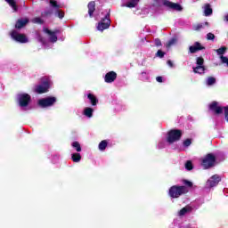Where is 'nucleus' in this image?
<instances>
[{
    "mask_svg": "<svg viewBox=\"0 0 228 228\" xmlns=\"http://www.w3.org/2000/svg\"><path fill=\"white\" fill-rule=\"evenodd\" d=\"M189 190L184 185H173L169 188L168 195L171 199H179L183 195H186Z\"/></svg>",
    "mask_w": 228,
    "mask_h": 228,
    "instance_id": "obj_1",
    "label": "nucleus"
},
{
    "mask_svg": "<svg viewBox=\"0 0 228 228\" xmlns=\"http://www.w3.org/2000/svg\"><path fill=\"white\" fill-rule=\"evenodd\" d=\"M183 137V130L180 129H171L167 133V143H175V142H179Z\"/></svg>",
    "mask_w": 228,
    "mask_h": 228,
    "instance_id": "obj_2",
    "label": "nucleus"
},
{
    "mask_svg": "<svg viewBox=\"0 0 228 228\" xmlns=\"http://www.w3.org/2000/svg\"><path fill=\"white\" fill-rule=\"evenodd\" d=\"M215 163H216V156L213 153H208L202 159L201 166L207 170L208 168L215 167Z\"/></svg>",
    "mask_w": 228,
    "mask_h": 228,
    "instance_id": "obj_3",
    "label": "nucleus"
},
{
    "mask_svg": "<svg viewBox=\"0 0 228 228\" xmlns=\"http://www.w3.org/2000/svg\"><path fill=\"white\" fill-rule=\"evenodd\" d=\"M56 97L48 96L46 98L39 99L37 104L40 108H51V106H54V104H56Z\"/></svg>",
    "mask_w": 228,
    "mask_h": 228,
    "instance_id": "obj_4",
    "label": "nucleus"
},
{
    "mask_svg": "<svg viewBox=\"0 0 228 228\" xmlns=\"http://www.w3.org/2000/svg\"><path fill=\"white\" fill-rule=\"evenodd\" d=\"M12 40L18 42L19 44H28V39L26 34H20L17 30H12L10 34Z\"/></svg>",
    "mask_w": 228,
    "mask_h": 228,
    "instance_id": "obj_5",
    "label": "nucleus"
},
{
    "mask_svg": "<svg viewBox=\"0 0 228 228\" xmlns=\"http://www.w3.org/2000/svg\"><path fill=\"white\" fill-rule=\"evenodd\" d=\"M53 86V80H45L41 83V85L36 87L37 94H47L49 89Z\"/></svg>",
    "mask_w": 228,
    "mask_h": 228,
    "instance_id": "obj_6",
    "label": "nucleus"
},
{
    "mask_svg": "<svg viewBox=\"0 0 228 228\" xmlns=\"http://www.w3.org/2000/svg\"><path fill=\"white\" fill-rule=\"evenodd\" d=\"M196 65L197 67H193L194 74H204L206 72V67L204 66V58L198 57L196 59Z\"/></svg>",
    "mask_w": 228,
    "mask_h": 228,
    "instance_id": "obj_7",
    "label": "nucleus"
},
{
    "mask_svg": "<svg viewBox=\"0 0 228 228\" xmlns=\"http://www.w3.org/2000/svg\"><path fill=\"white\" fill-rule=\"evenodd\" d=\"M111 26V20H110V13H107L103 19L98 23V31H104Z\"/></svg>",
    "mask_w": 228,
    "mask_h": 228,
    "instance_id": "obj_8",
    "label": "nucleus"
},
{
    "mask_svg": "<svg viewBox=\"0 0 228 228\" xmlns=\"http://www.w3.org/2000/svg\"><path fill=\"white\" fill-rule=\"evenodd\" d=\"M18 102L20 108H26L29 106V102H31V95H29L28 94H19Z\"/></svg>",
    "mask_w": 228,
    "mask_h": 228,
    "instance_id": "obj_9",
    "label": "nucleus"
},
{
    "mask_svg": "<svg viewBox=\"0 0 228 228\" xmlns=\"http://www.w3.org/2000/svg\"><path fill=\"white\" fill-rule=\"evenodd\" d=\"M162 4L167 8H169V10H175V12H183V6L177 3H173L169 0H163Z\"/></svg>",
    "mask_w": 228,
    "mask_h": 228,
    "instance_id": "obj_10",
    "label": "nucleus"
},
{
    "mask_svg": "<svg viewBox=\"0 0 228 228\" xmlns=\"http://www.w3.org/2000/svg\"><path fill=\"white\" fill-rule=\"evenodd\" d=\"M209 110L210 111H213L216 115H222V113H224V107H220L218 106V102H212L209 104Z\"/></svg>",
    "mask_w": 228,
    "mask_h": 228,
    "instance_id": "obj_11",
    "label": "nucleus"
},
{
    "mask_svg": "<svg viewBox=\"0 0 228 228\" xmlns=\"http://www.w3.org/2000/svg\"><path fill=\"white\" fill-rule=\"evenodd\" d=\"M222 181V178H220V175H214L211 176L209 180H208L207 184L209 186V188H215V186L218 185V183Z\"/></svg>",
    "mask_w": 228,
    "mask_h": 228,
    "instance_id": "obj_12",
    "label": "nucleus"
},
{
    "mask_svg": "<svg viewBox=\"0 0 228 228\" xmlns=\"http://www.w3.org/2000/svg\"><path fill=\"white\" fill-rule=\"evenodd\" d=\"M44 31L49 35L50 42L54 44V42H58V37L56 36L57 33H60V30L56 29L54 31L50 30L49 28H44Z\"/></svg>",
    "mask_w": 228,
    "mask_h": 228,
    "instance_id": "obj_13",
    "label": "nucleus"
},
{
    "mask_svg": "<svg viewBox=\"0 0 228 228\" xmlns=\"http://www.w3.org/2000/svg\"><path fill=\"white\" fill-rule=\"evenodd\" d=\"M206 47L202 46V45L199 42H195L193 45L189 47V51L191 54H195V53H199V51H204Z\"/></svg>",
    "mask_w": 228,
    "mask_h": 228,
    "instance_id": "obj_14",
    "label": "nucleus"
},
{
    "mask_svg": "<svg viewBox=\"0 0 228 228\" xmlns=\"http://www.w3.org/2000/svg\"><path fill=\"white\" fill-rule=\"evenodd\" d=\"M117 79V72L115 71H110L106 73L104 81L105 83H113Z\"/></svg>",
    "mask_w": 228,
    "mask_h": 228,
    "instance_id": "obj_15",
    "label": "nucleus"
},
{
    "mask_svg": "<svg viewBox=\"0 0 228 228\" xmlns=\"http://www.w3.org/2000/svg\"><path fill=\"white\" fill-rule=\"evenodd\" d=\"M28 23H29V19H28V18L19 19L16 21L14 28L16 29H22V28H24V26H26V24H28Z\"/></svg>",
    "mask_w": 228,
    "mask_h": 228,
    "instance_id": "obj_16",
    "label": "nucleus"
},
{
    "mask_svg": "<svg viewBox=\"0 0 228 228\" xmlns=\"http://www.w3.org/2000/svg\"><path fill=\"white\" fill-rule=\"evenodd\" d=\"M89 17H94V12H95V1H91L87 4Z\"/></svg>",
    "mask_w": 228,
    "mask_h": 228,
    "instance_id": "obj_17",
    "label": "nucleus"
},
{
    "mask_svg": "<svg viewBox=\"0 0 228 228\" xmlns=\"http://www.w3.org/2000/svg\"><path fill=\"white\" fill-rule=\"evenodd\" d=\"M87 99H89L92 106H97V104H99V99H97V97L94 94H88Z\"/></svg>",
    "mask_w": 228,
    "mask_h": 228,
    "instance_id": "obj_18",
    "label": "nucleus"
},
{
    "mask_svg": "<svg viewBox=\"0 0 228 228\" xmlns=\"http://www.w3.org/2000/svg\"><path fill=\"white\" fill-rule=\"evenodd\" d=\"M84 115L86 117H87L88 118H92V117H94V109H92L90 107H86L84 110Z\"/></svg>",
    "mask_w": 228,
    "mask_h": 228,
    "instance_id": "obj_19",
    "label": "nucleus"
},
{
    "mask_svg": "<svg viewBox=\"0 0 228 228\" xmlns=\"http://www.w3.org/2000/svg\"><path fill=\"white\" fill-rule=\"evenodd\" d=\"M205 17H209L210 15H213V9L211 8V5L209 4H207L205 5Z\"/></svg>",
    "mask_w": 228,
    "mask_h": 228,
    "instance_id": "obj_20",
    "label": "nucleus"
},
{
    "mask_svg": "<svg viewBox=\"0 0 228 228\" xmlns=\"http://www.w3.org/2000/svg\"><path fill=\"white\" fill-rule=\"evenodd\" d=\"M131 2L126 3V8H136L138 6V3H140V0H130Z\"/></svg>",
    "mask_w": 228,
    "mask_h": 228,
    "instance_id": "obj_21",
    "label": "nucleus"
},
{
    "mask_svg": "<svg viewBox=\"0 0 228 228\" xmlns=\"http://www.w3.org/2000/svg\"><path fill=\"white\" fill-rule=\"evenodd\" d=\"M71 159L73 163H79L81 161V154L80 153H72Z\"/></svg>",
    "mask_w": 228,
    "mask_h": 228,
    "instance_id": "obj_22",
    "label": "nucleus"
},
{
    "mask_svg": "<svg viewBox=\"0 0 228 228\" xmlns=\"http://www.w3.org/2000/svg\"><path fill=\"white\" fill-rule=\"evenodd\" d=\"M71 147H73V149H75V151H77V152H81V151H82L81 144L77 141L73 142L71 144Z\"/></svg>",
    "mask_w": 228,
    "mask_h": 228,
    "instance_id": "obj_23",
    "label": "nucleus"
},
{
    "mask_svg": "<svg viewBox=\"0 0 228 228\" xmlns=\"http://www.w3.org/2000/svg\"><path fill=\"white\" fill-rule=\"evenodd\" d=\"M216 83V78L215 77H208L207 79L208 86H213Z\"/></svg>",
    "mask_w": 228,
    "mask_h": 228,
    "instance_id": "obj_24",
    "label": "nucleus"
},
{
    "mask_svg": "<svg viewBox=\"0 0 228 228\" xmlns=\"http://www.w3.org/2000/svg\"><path fill=\"white\" fill-rule=\"evenodd\" d=\"M106 147H108V141L103 140L99 143V150L100 151H106Z\"/></svg>",
    "mask_w": 228,
    "mask_h": 228,
    "instance_id": "obj_25",
    "label": "nucleus"
},
{
    "mask_svg": "<svg viewBox=\"0 0 228 228\" xmlns=\"http://www.w3.org/2000/svg\"><path fill=\"white\" fill-rule=\"evenodd\" d=\"M227 52V47L222 46L219 49L216 50V53L218 56H224V53Z\"/></svg>",
    "mask_w": 228,
    "mask_h": 228,
    "instance_id": "obj_26",
    "label": "nucleus"
},
{
    "mask_svg": "<svg viewBox=\"0 0 228 228\" xmlns=\"http://www.w3.org/2000/svg\"><path fill=\"white\" fill-rule=\"evenodd\" d=\"M5 1L6 3H8L9 6L12 7V10L17 12V3L15 2V0H5Z\"/></svg>",
    "mask_w": 228,
    "mask_h": 228,
    "instance_id": "obj_27",
    "label": "nucleus"
},
{
    "mask_svg": "<svg viewBox=\"0 0 228 228\" xmlns=\"http://www.w3.org/2000/svg\"><path fill=\"white\" fill-rule=\"evenodd\" d=\"M55 17H58L59 19H63V17H65V12H63L60 9H56Z\"/></svg>",
    "mask_w": 228,
    "mask_h": 228,
    "instance_id": "obj_28",
    "label": "nucleus"
},
{
    "mask_svg": "<svg viewBox=\"0 0 228 228\" xmlns=\"http://www.w3.org/2000/svg\"><path fill=\"white\" fill-rule=\"evenodd\" d=\"M176 42H177V39L172 38V39H170V40L167 43L166 47H167V49H170V47H172V45H175Z\"/></svg>",
    "mask_w": 228,
    "mask_h": 228,
    "instance_id": "obj_29",
    "label": "nucleus"
},
{
    "mask_svg": "<svg viewBox=\"0 0 228 228\" xmlns=\"http://www.w3.org/2000/svg\"><path fill=\"white\" fill-rule=\"evenodd\" d=\"M185 168L188 171L193 170V163L191 162V160H187L185 163Z\"/></svg>",
    "mask_w": 228,
    "mask_h": 228,
    "instance_id": "obj_30",
    "label": "nucleus"
},
{
    "mask_svg": "<svg viewBox=\"0 0 228 228\" xmlns=\"http://www.w3.org/2000/svg\"><path fill=\"white\" fill-rule=\"evenodd\" d=\"M188 211H190V208H188V207L183 208L179 211V216H184V215H185L186 213H188Z\"/></svg>",
    "mask_w": 228,
    "mask_h": 228,
    "instance_id": "obj_31",
    "label": "nucleus"
},
{
    "mask_svg": "<svg viewBox=\"0 0 228 228\" xmlns=\"http://www.w3.org/2000/svg\"><path fill=\"white\" fill-rule=\"evenodd\" d=\"M32 22L34 24H44V20H42L41 18L39 17H36L32 20Z\"/></svg>",
    "mask_w": 228,
    "mask_h": 228,
    "instance_id": "obj_32",
    "label": "nucleus"
},
{
    "mask_svg": "<svg viewBox=\"0 0 228 228\" xmlns=\"http://www.w3.org/2000/svg\"><path fill=\"white\" fill-rule=\"evenodd\" d=\"M183 184L187 186V188H191L193 186V183L190 182L189 180L183 179Z\"/></svg>",
    "mask_w": 228,
    "mask_h": 228,
    "instance_id": "obj_33",
    "label": "nucleus"
},
{
    "mask_svg": "<svg viewBox=\"0 0 228 228\" xmlns=\"http://www.w3.org/2000/svg\"><path fill=\"white\" fill-rule=\"evenodd\" d=\"M50 4L53 8H56V10H59V8H60L58 2H56L54 0H50Z\"/></svg>",
    "mask_w": 228,
    "mask_h": 228,
    "instance_id": "obj_34",
    "label": "nucleus"
},
{
    "mask_svg": "<svg viewBox=\"0 0 228 228\" xmlns=\"http://www.w3.org/2000/svg\"><path fill=\"white\" fill-rule=\"evenodd\" d=\"M52 14H53V9H50V10H48V11L44 12L42 13V16H43V17H49V16L52 15Z\"/></svg>",
    "mask_w": 228,
    "mask_h": 228,
    "instance_id": "obj_35",
    "label": "nucleus"
},
{
    "mask_svg": "<svg viewBox=\"0 0 228 228\" xmlns=\"http://www.w3.org/2000/svg\"><path fill=\"white\" fill-rule=\"evenodd\" d=\"M183 147H190V145H191V139H186L183 141Z\"/></svg>",
    "mask_w": 228,
    "mask_h": 228,
    "instance_id": "obj_36",
    "label": "nucleus"
},
{
    "mask_svg": "<svg viewBox=\"0 0 228 228\" xmlns=\"http://www.w3.org/2000/svg\"><path fill=\"white\" fill-rule=\"evenodd\" d=\"M156 56L158 58H165V53L161 50H158L157 53H156Z\"/></svg>",
    "mask_w": 228,
    "mask_h": 228,
    "instance_id": "obj_37",
    "label": "nucleus"
},
{
    "mask_svg": "<svg viewBox=\"0 0 228 228\" xmlns=\"http://www.w3.org/2000/svg\"><path fill=\"white\" fill-rule=\"evenodd\" d=\"M207 40H215V34L209 32L207 34Z\"/></svg>",
    "mask_w": 228,
    "mask_h": 228,
    "instance_id": "obj_38",
    "label": "nucleus"
},
{
    "mask_svg": "<svg viewBox=\"0 0 228 228\" xmlns=\"http://www.w3.org/2000/svg\"><path fill=\"white\" fill-rule=\"evenodd\" d=\"M202 28H204L203 24H198V25L194 26V31H200V29H202Z\"/></svg>",
    "mask_w": 228,
    "mask_h": 228,
    "instance_id": "obj_39",
    "label": "nucleus"
},
{
    "mask_svg": "<svg viewBox=\"0 0 228 228\" xmlns=\"http://www.w3.org/2000/svg\"><path fill=\"white\" fill-rule=\"evenodd\" d=\"M154 42H155V45H156L157 47H161V45H162V44H161V39L156 38V39L154 40Z\"/></svg>",
    "mask_w": 228,
    "mask_h": 228,
    "instance_id": "obj_40",
    "label": "nucleus"
},
{
    "mask_svg": "<svg viewBox=\"0 0 228 228\" xmlns=\"http://www.w3.org/2000/svg\"><path fill=\"white\" fill-rule=\"evenodd\" d=\"M156 81H157L158 83H163V77H156Z\"/></svg>",
    "mask_w": 228,
    "mask_h": 228,
    "instance_id": "obj_41",
    "label": "nucleus"
},
{
    "mask_svg": "<svg viewBox=\"0 0 228 228\" xmlns=\"http://www.w3.org/2000/svg\"><path fill=\"white\" fill-rule=\"evenodd\" d=\"M167 65L172 68V67H174V62H172L171 60H168V61H167Z\"/></svg>",
    "mask_w": 228,
    "mask_h": 228,
    "instance_id": "obj_42",
    "label": "nucleus"
},
{
    "mask_svg": "<svg viewBox=\"0 0 228 228\" xmlns=\"http://www.w3.org/2000/svg\"><path fill=\"white\" fill-rule=\"evenodd\" d=\"M205 26H209V22H205Z\"/></svg>",
    "mask_w": 228,
    "mask_h": 228,
    "instance_id": "obj_43",
    "label": "nucleus"
},
{
    "mask_svg": "<svg viewBox=\"0 0 228 228\" xmlns=\"http://www.w3.org/2000/svg\"><path fill=\"white\" fill-rule=\"evenodd\" d=\"M198 72H201V69H198Z\"/></svg>",
    "mask_w": 228,
    "mask_h": 228,
    "instance_id": "obj_44",
    "label": "nucleus"
},
{
    "mask_svg": "<svg viewBox=\"0 0 228 228\" xmlns=\"http://www.w3.org/2000/svg\"><path fill=\"white\" fill-rule=\"evenodd\" d=\"M142 74H146L145 72H142Z\"/></svg>",
    "mask_w": 228,
    "mask_h": 228,
    "instance_id": "obj_45",
    "label": "nucleus"
}]
</instances>
